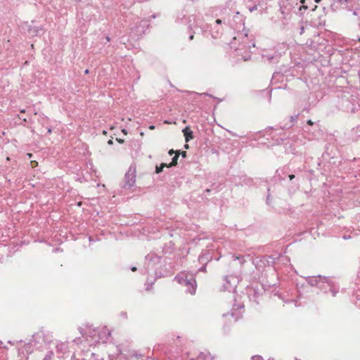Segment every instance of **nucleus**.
Masks as SVG:
<instances>
[{
  "label": "nucleus",
  "mask_w": 360,
  "mask_h": 360,
  "mask_svg": "<svg viewBox=\"0 0 360 360\" xmlns=\"http://www.w3.org/2000/svg\"><path fill=\"white\" fill-rule=\"evenodd\" d=\"M150 129H154V126L150 127Z\"/></svg>",
  "instance_id": "obj_45"
},
{
  "label": "nucleus",
  "mask_w": 360,
  "mask_h": 360,
  "mask_svg": "<svg viewBox=\"0 0 360 360\" xmlns=\"http://www.w3.org/2000/svg\"><path fill=\"white\" fill-rule=\"evenodd\" d=\"M88 333H89V335L91 337H92V338H94V339H95V341H99V340H100L99 338L98 339H96V336H97V335H98V333L97 332V330H93L94 333H91L90 328H88ZM85 333H87V331H86Z\"/></svg>",
  "instance_id": "obj_15"
},
{
  "label": "nucleus",
  "mask_w": 360,
  "mask_h": 360,
  "mask_svg": "<svg viewBox=\"0 0 360 360\" xmlns=\"http://www.w3.org/2000/svg\"><path fill=\"white\" fill-rule=\"evenodd\" d=\"M131 269L132 271H136V267L133 266Z\"/></svg>",
  "instance_id": "obj_36"
},
{
  "label": "nucleus",
  "mask_w": 360,
  "mask_h": 360,
  "mask_svg": "<svg viewBox=\"0 0 360 360\" xmlns=\"http://www.w3.org/2000/svg\"><path fill=\"white\" fill-rule=\"evenodd\" d=\"M223 33V28L221 26L216 25L211 30V35L214 39L219 38Z\"/></svg>",
  "instance_id": "obj_8"
},
{
  "label": "nucleus",
  "mask_w": 360,
  "mask_h": 360,
  "mask_svg": "<svg viewBox=\"0 0 360 360\" xmlns=\"http://www.w3.org/2000/svg\"><path fill=\"white\" fill-rule=\"evenodd\" d=\"M249 11L250 12H253L254 11H256L257 9V5H254L251 7H249Z\"/></svg>",
  "instance_id": "obj_23"
},
{
  "label": "nucleus",
  "mask_w": 360,
  "mask_h": 360,
  "mask_svg": "<svg viewBox=\"0 0 360 360\" xmlns=\"http://www.w3.org/2000/svg\"><path fill=\"white\" fill-rule=\"evenodd\" d=\"M199 271L205 272L206 271V265L202 264V266H201L199 269Z\"/></svg>",
  "instance_id": "obj_24"
},
{
  "label": "nucleus",
  "mask_w": 360,
  "mask_h": 360,
  "mask_svg": "<svg viewBox=\"0 0 360 360\" xmlns=\"http://www.w3.org/2000/svg\"><path fill=\"white\" fill-rule=\"evenodd\" d=\"M202 20L200 18L195 15H191L188 17V25L191 30H193L195 27H201Z\"/></svg>",
  "instance_id": "obj_7"
},
{
  "label": "nucleus",
  "mask_w": 360,
  "mask_h": 360,
  "mask_svg": "<svg viewBox=\"0 0 360 360\" xmlns=\"http://www.w3.org/2000/svg\"><path fill=\"white\" fill-rule=\"evenodd\" d=\"M181 155L182 158H186V151H182L181 153Z\"/></svg>",
  "instance_id": "obj_28"
},
{
  "label": "nucleus",
  "mask_w": 360,
  "mask_h": 360,
  "mask_svg": "<svg viewBox=\"0 0 360 360\" xmlns=\"http://www.w3.org/2000/svg\"><path fill=\"white\" fill-rule=\"evenodd\" d=\"M136 182V167L131 165L124 177L123 188L125 189L131 188Z\"/></svg>",
  "instance_id": "obj_4"
},
{
  "label": "nucleus",
  "mask_w": 360,
  "mask_h": 360,
  "mask_svg": "<svg viewBox=\"0 0 360 360\" xmlns=\"http://www.w3.org/2000/svg\"><path fill=\"white\" fill-rule=\"evenodd\" d=\"M200 96H207L212 97V96L207 93L201 94Z\"/></svg>",
  "instance_id": "obj_29"
},
{
  "label": "nucleus",
  "mask_w": 360,
  "mask_h": 360,
  "mask_svg": "<svg viewBox=\"0 0 360 360\" xmlns=\"http://www.w3.org/2000/svg\"><path fill=\"white\" fill-rule=\"evenodd\" d=\"M307 124H308L309 125H313L314 122H313L311 120H309L307 121Z\"/></svg>",
  "instance_id": "obj_30"
},
{
  "label": "nucleus",
  "mask_w": 360,
  "mask_h": 360,
  "mask_svg": "<svg viewBox=\"0 0 360 360\" xmlns=\"http://www.w3.org/2000/svg\"><path fill=\"white\" fill-rule=\"evenodd\" d=\"M306 281L309 285L316 286L320 289L326 288V286H330V279L326 276L319 275L317 276H308Z\"/></svg>",
  "instance_id": "obj_2"
},
{
  "label": "nucleus",
  "mask_w": 360,
  "mask_h": 360,
  "mask_svg": "<svg viewBox=\"0 0 360 360\" xmlns=\"http://www.w3.org/2000/svg\"><path fill=\"white\" fill-rule=\"evenodd\" d=\"M266 202L267 205H270L271 202H270V195L269 194H268V195L266 197Z\"/></svg>",
  "instance_id": "obj_25"
},
{
  "label": "nucleus",
  "mask_w": 360,
  "mask_h": 360,
  "mask_svg": "<svg viewBox=\"0 0 360 360\" xmlns=\"http://www.w3.org/2000/svg\"><path fill=\"white\" fill-rule=\"evenodd\" d=\"M174 153V151L173 150H170L169 151V154L170 155H172Z\"/></svg>",
  "instance_id": "obj_35"
},
{
  "label": "nucleus",
  "mask_w": 360,
  "mask_h": 360,
  "mask_svg": "<svg viewBox=\"0 0 360 360\" xmlns=\"http://www.w3.org/2000/svg\"><path fill=\"white\" fill-rule=\"evenodd\" d=\"M179 154H176L172 159V162L168 165V167H172L177 165V160L179 158Z\"/></svg>",
  "instance_id": "obj_16"
},
{
  "label": "nucleus",
  "mask_w": 360,
  "mask_h": 360,
  "mask_svg": "<svg viewBox=\"0 0 360 360\" xmlns=\"http://www.w3.org/2000/svg\"><path fill=\"white\" fill-rule=\"evenodd\" d=\"M174 279L181 285L187 287L186 292L194 295L196 289V281L192 274H179Z\"/></svg>",
  "instance_id": "obj_1"
},
{
  "label": "nucleus",
  "mask_w": 360,
  "mask_h": 360,
  "mask_svg": "<svg viewBox=\"0 0 360 360\" xmlns=\"http://www.w3.org/2000/svg\"><path fill=\"white\" fill-rule=\"evenodd\" d=\"M20 112H25V110H22Z\"/></svg>",
  "instance_id": "obj_44"
},
{
  "label": "nucleus",
  "mask_w": 360,
  "mask_h": 360,
  "mask_svg": "<svg viewBox=\"0 0 360 360\" xmlns=\"http://www.w3.org/2000/svg\"><path fill=\"white\" fill-rule=\"evenodd\" d=\"M224 281V290L229 292L235 290L239 281L238 278L233 275L226 276Z\"/></svg>",
  "instance_id": "obj_5"
},
{
  "label": "nucleus",
  "mask_w": 360,
  "mask_h": 360,
  "mask_svg": "<svg viewBox=\"0 0 360 360\" xmlns=\"http://www.w3.org/2000/svg\"><path fill=\"white\" fill-rule=\"evenodd\" d=\"M54 354L52 351H49L46 353V356L43 359V360H52Z\"/></svg>",
  "instance_id": "obj_19"
},
{
  "label": "nucleus",
  "mask_w": 360,
  "mask_h": 360,
  "mask_svg": "<svg viewBox=\"0 0 360 360\" xmlns=\"http://www.w3.org/2000/svg\"><path fill=\"white\" fill-rule=\"evenodd\" d=\"M205 192H206V193H210V189H209V188L206 189V190H205Z\"/></svg>",
  "instance_id": "obj_41"
},
{
  "label": "nucleus",
  "mask_w": 360,
  "mask_h": 360,
  "mask_svg": "<svg viewBox=\"0 0 360 360\" xmlns=\"http://www.w3.org/2000/svg\"><path fill=\"white\" fill-rule=\"evenodd\" d=\"M234 258V261H238L239 264L240 265L243 264L246 261L244 258V257L243 256H236V257H233Z\"/></svg>",
  "instance_id": "obj_18"
},
{
  "label": "nucleus",
  "mask_w": 360,
  "mask_h": 360,
  "mask_svg": "<svg viewBox=\"0 0 360 360\" xmlns=\"http://www.w3.org/2000/svg\"><path fill=\"white\" fill-rule=\"evenodd\" d=\"M276 173H277V174H278V176H280V175H281V173L284 174V172H283V169H278V170L276 171Z\"/></svg>",
  "instance_id": "obj_26"
},
{
  "label": "nucleus",
  "mask_w": 360,
  "mask_h": 360,
  "mask_svg": "<svg viewBox=\"0 0 360 360\" xmlns=\"http://www.w3.org/2000/svg\"><path fill=\"white\" fill-rule=\"evenodd\" d=\"M321 0H315L316 3H319Z\"/></svg>",
  "instance_id": "obj_43"
},
{
  "label": "nucleus",
  "mask_w": 360,
  "mask_h": 360,
  "mask_svg": "<svg viewBox=\"0 0 360 360\" xmlns=\"http://www.w3.org/2000/svg\"><path fill=\"white\" fill-rule=\"evenodd\" d=\"M183 132L186 142H188L191 139L193 138V131L188 127H186L183 130Z\"/></svg>",
  "instance_id": "obj_11"
},
{
  "label": "nucleus",
  "mask_w": 360,
  "mask_h": 360,
  "mask_svg": "<svg viewBox=\"0 0 360 360\" xmlns=\"http://www.w3.org/2000/svg\"><path fill=\"white\" fill-rule=\"evenodd\" d=\"M240 315H235L233 312L228 313L226 314H224L223 317L229 322V323H235L236 322L238 319L240 318Z\"/></svg>",
  "instance_id": "obj_9"
},
{
  "label": "nucleus",
  "mask_w": 360,
  "mask_h": 360,
  "mask_svg": "<svg viewBox=\"0 0 360 360\" xmlns=\"http://www.w3.org/2000/svg\"><path fill=\"white\" fill-rule=\"evenodd\" d=\"M198 360H209V356H207L206 354H203V353H200L198 356Z\"/></svg>",
  "instance_id": "obj_21"
},
{
  "label": "nucleus",
  "mask_w": 360,
  "mask_h": 360,
  "mask_svg": "<svg viewBox=\"0 0 360 360\" xmlns=\"http://www.w3.org/2000/svg\"><path fill=\"white\" fill-rule=\"evenodd\" d=\"M89 70L88 69L85 70V71H84L85 74H89Z\"/></svg>",
  "instance_id": "obj_38"
},
{
  "label": "nucleus",
  "mask_w": 360,
  "mask_h": 360,
  "mask_svg": "<svg viewBox=\"0 0 360 360\" xmlns=\"http://www.w3.org/2000/svg\"><path fill=\"white\" fill-rule=\"evenodd\" d=\"M122 131L124 134H127V131H126V129H122Z\"/></svg>",
  "instance_id": "obj_40"
},
{
  "label": "nucleus",
  "mask_w": 360,
  "mask_h": 360,
  "mask_svg": "<svg viewBox=\"0 0 360 360\" xmlns=\"http://www.w3.org/2000/svg\"><path fill=\"white\" fill-rule=\"evenodd\" d=\"M149 27L148 21L146 20L138 19L134 26L131 27V36L139 37L145 34L146 29Z\"/></svg>",
  "instance_id": "obj_3"
},
{
  "label": "nucleus",
  "mask_w": 360,
  "mask_h": 360,
  "mask_svg": "<svg viewBox=\"0 0 360 360\" xmlns=\"http://www.w3.org/2000/svg\"><path fill=\"white\" fill-rule=\"evenodd\" d=\"M353 296L355 297V300H354V304L360 307V288L356 290V292L353 294Z\"/></svg>",
  "instance_id": "obj_13"
},
{
  "label": "nucleus",
  "mask_w": 360,
  "mask_h": 360,
  "mask_svg": "<svg viewBox=\"0 0 360 360\" xmlns=\"http://www.w3.org/2000/svg\"><path fill=\"white\" fill-rule=\"evenodd\" d=\"M108 144H109V145H112V144H113V141H112V140L110 139V140L108 141Z\"/></svg>",
  "instance_id": "obj_34"
},
{
  "label": "nucleus",
  "mask_w": 360,
  "mask_h": 360,
  "mask_svg": "<svg viewBox=\"0 0 360 360\" xmlns=\"http://www.w3.org/2000/svg\"><path fill=\"white\" fill-rule=\"evenodd\" d=\"M304 0H301V3H304Z\"/></svg>",
  "instance_id": "obj_46"
},
{
  "label": "nucleus",
  "mask_w": 360,
  "mask_h": 360,
  "mask_svg": "<svg viewBox=\"0 0 360 360\" xmlns=\"http://www.w3.org/2000/svg\"><path fill=\"white\" fill-rule=\"evenodd\" d=\"M252 360H264V359L259 355H255V356H252Z\"/></svg>",
  "instance_id": "obj_22"
},
{
  "label": "nucleus",
  "mask_w": 360,
  "mask_h": 360,
  "mask_svg": "<svg viewBox=\"0 0 360 360\" xmlns=\"http://www.w3.org/2000/svg\"><path fill=\"white\" fill-rule=\"evenodd\" d=\"M349 238V237H348V238ZM344 238H345V239H347V236H345V237H344Z\"/></svg>",
  "instance_id": "obj_47"
},
{
  "label": "nucleus",
  "mask_w": 360,
  "mask_h": 360,
  "mask_svg": "<svg viewBox=\"0 0 360 360\" xmlns=\"http://www.w3.org/2000/svg\"><path fill=\"white\" fill-rule=\"evenodd\" d=\"M116 140L120 143H122L124 142V140L121 139H117Z\"/></svg>",
  "instance_id": "obj_33"
},
{
  "label": "nucleus",
  "mask_w": 360,
  "mask_h": 360,
  "mask_svg": "<svg viewBox=\"0 0 360 360\" xmlns=\"http://www.w3.org/2000/svg\"><path fill=\"white\" fill-rule=\"evenodd\" d=\"M326 287L330 288V292H331V293H332L333 296V297H335V295H336V293L338 292V290H335V288H333V284H332V281H330V286H327V285H326Z\"/></svg>",
  "instance_id": "obj_20"
},
{
  "label": "nucleus",
  "mask_w": 360,
  "mask_h": 360,
  "mask_svg": "<svg viewBox=\"0 0 360 360\" xmlns=\"http://www.w3.org/2000/svg\"><path fill=\"white\" fill-rule=\"evenodd\" d=\"M212 259V252L210 250H206L202 252L198 257V261L200 264L207 265Z\"/></svg>",
  "instance_id": "obj_6"
},
{
  "label": "nucleus",
  "mask_w": 360,
  "mask_h": 360,
  "mask_svg": "<svg viewBox=\"0 0 360 360\" xmlns=\"http://www.w3.org/2000/svg\"><path fill=\"white\" fill-rule=\"evenodd\" d=\"M294 178H295V175L294 174L289 175L290 180H292Z\"/></svg>",
  "instance_id": "obj_32"
},
{
  "label": "nucleus",
  "mask_w": 360,
  "mask_h": 360,
  "mask_svg": "<svg viewBox=\"0 0 360 360\" xmlns=\"http://www.w3.org/2000/svg\"><path fill=\"white\" fill-rule=\"evenodd\" d=\"M298 117H299V113L294 115L292 116H290V124H289V125L285 124L282 128L283 129H289V128L292 127L293 126L294 123H295L297 121Z\"/></svg>",
  "instance_id": "obj_12"
},
{
  "label": "nucleus",
  "mask_w": 360,
  "mask_h": 360,
  "mask_svg": "<svg viewBox=\"0 0 360 360\" xmlns=\"http://www.w3.org/2000/svg\"><path fill=\"white\" fill-rule=\"evenodd\" d=\"M193 39V34H191L190 37H189V39L190 40H192Z\"/></svg>",
  "instance_id": "obj_37"
},
{
  "label": "nucleus",
  "mask_w": 360,
  "mask_h": 360,
  "mask_svg": "<svg viewBox=\"0 0 360 360\" xmlns=\"http://www.w3.org/2000/svg\"><path fill=\"white\" fill-rule=\"evenodd\" d=\"M47 132H48V134H51V129L50 128L48 129Z\"/></svg>",
  "instance_id": "obj_39"
},
{
  "label": "nucleus",
  "mask_w": 360,
  "mask_h": 360,
  "mask_svg": "<svg viewBox=\"0 0 360 360\" xmlns=\"http://www.w3.org/2000/svg\"><path fill=\"white\" fill-rule=\"evenodd\" d=\"M106 40H107L108 41H110V37H106Z\"/></svg>",
  "instance_id": "obj_42"
},
{
  "label": "nucleus",
  "mask_w": 360,
  "mask_h": 360,
  "mask_svg": "<svg viewBox=\"0 0 360 360\" xmlns=\"http://www.w3.org/2000/svg\"><path fill=\"white\" fill-rule=\"evenodd\" d=\"M217 25L218 26H220V25L221 24V20L220 19H217L216 21H215Z\"/></svg>",
  "instance_id": "obj_27"
},
{
  "label": "nucleus",
  "mask_w": 360,
  "mask_h": 360,
  "mask_svg": "<svg viewBox=\"0 0 360 360\" xmlns=\"http://www.w3.org/2000/svg\"><path fill=\"white\" fill-rule=\"evenodd\" d=\"M56 349L58 352L65 353L68 349V345L65 343H60L57 345Z\"/></svg>",
  "instance_id": "obj_14"
},
{
  "label": "nucleus",
  "mask_w": 360,
  "mask_h": 360,
  "mask_svg": "<svg viewBox=\"0 0 360 360\" xmlns=\"http://www.w3.org/2000/svg\"><path fill=\"white\" fill-rule=\"evenodd\" d=\"M250 55H248V56H245V57L243 58V59H244V60H249V59H250Z\"/></svg>",
  "instance_id": "obj_31"
},
{
  "label": "nucleus",
  "mask_w": 360,
  "mask_h": 360,
  "mask_svg": "<svg viewBox=\"0 0 360 360\" xmlns=\"http://www.w3.org/2000/svg\"><path fill=\"white\" fill-rule=\"evenodd\" d=\"M44 337V332L43 331H39L34 335H32V338L30 340V344L32 345H36L37 343L39 342V340Z\"/></svg>",
  "instance_id": "obj_10"
},
{
  "label": "nucleus",
  "mask_w": 360,
  "mask_h": 360,
  "mask_svg": "<svg viewBox=\"0 0 360 360\" xmlns=\"http://www.w3.org/2000/svg\"><path fill=\"white\" fill-rule=\"evenodd\" d=\"M165 167H168V165L166 163H162L160 165V166H156L155 172L157 174H159V173L162 172L163 168Z\"/></svg>",
  "instance_id": "obj_17"
}]
</instances>
